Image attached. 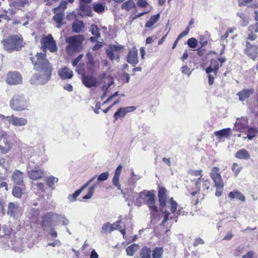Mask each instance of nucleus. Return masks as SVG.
Here are the masks:
<instances>
[{
	"label": "nucleus",
	"instance_id": "f257e3e1",
	"mask_svg": "<svg viewBox=\"0 0 258 258\" xmlns=\"http://www.w3.org/2000/svg\"><path fill=\"white\" fill-rule=\"evenodd\" d=\"M46 56L45 53L40 52L31 57L34 69L39 73L34 74L30 79L31 84H44L50 79L53 67Z\"/></svg>",
	"mask_w": 258,
	"mask_h": 258
},
{
	"label": "nucleus",
	"instance_id": "2eb2a0df",
	"mask_svg": "<svg viewBox=\"0 0 258 258\" xmlns=\"http://www.w3.org/2000/svg\"><path fill=\"white\" fill-rule=\"evenodd\" d=\"M2 136L3 141L1 142L0 145V150L1 151L6 153H7L11 149V146L10 143L8 141L7 139V135L5 133H2Z\"/></svg>",
	"mask_w": 258,
	"mask_h": 258
},
{
	"label": "nucleus",
	"instance_id": "e433bc0d",
	"mask_svg": "<svg viewBox=\"0 0 258 258\" xmlns=\"http://www.w3.org/2000/svg\"><path fill=\"white\" fill-rule=\"evenodd\" d=\"M96 186H97V183H94L89 188V190H88L87 194L83 197V199L88 200V199H91L94 193L95 189Z\"/></svg>",
	"mask_w": 258,
	"mask_h": 258
},
{
	"label": "nucleus",
	"instance_id": "ea45409f",
	"mask_svg": "<svg viewBox=\"0 0 258 258\" xmlns=\"http://www.w3.org/2000/svg\"><path fill=\"white\" fill-rule=\"evenodd\" d=\"M163 250L161 247H156L153 251V258H161L163 254Z\"/></svg>",
	"mask_w": 258,
	"mask_h": 258
},
{
	"label": "nucleus",
	"instance_id": "a878e982",
	"mask_svg": "<svg viewBox=\"0 0 258 258\" xmlns=\"http://www.w3.org/2000/svg\"><path fill=\"white\" fill-rule=\"evenodd\" d=\"M235 156L237 158L245 160L249 159L250 157L248 152L245 149L239 150L235 153Z\"/></svg>",
	"mask_w": 258,
	"mask_h": 258
},
{
	"label": "nucleus",
	"instance_id": "4be33fe9",
	"mask_svg": "<svg viewBox=\"0 0 258 258\" xmlns=\"http://www.w3.org/2000/svg\"><path fill=\"white\" fill-rule=\"evenodd\" d=\"M231 134L230 128H226L219 131L215 132L214 135L218 139H221L223 138H227Z\"/></svg>",
	"mask_w": 258,
	"mask_h": 258
},
{
	"label": "nucleus",
	"instance_id": "69168bd1",
	"mask_svg": "<svg viewBox=\"0 0 258 258\" xmlns=\"http://www.w3.org/2000/svg\"><path fill=\"white\" fill-rule=\"evenodd\" d=\"M96 175H95L89 179L85 184L82 186V187L85 189L96 178Z\"/></svg>",
	"mask_w": 258,
	"mask_h": 258
},
{
	"label": "nucleus",
	"instance_id": "a19ab883",
	"mask_svg": "<svg viewBox=\"0 0 258 258\" xmlns=\"http://www.w3.org/2000/svg\"><path fill=\"white\" fill-rule=\"evenodd\" d=\"M58 178H55L53 176H50L47 178L46 180V184L49 186L50 188H53V185L54 183L57 182L58 181Z\"/></svg>",
	"mask_w": 258,
	"mask_h": 258
},
{
	"label": "nucleus",
	"instance_id": "c9c22d12",
	"mask_svg": "<svg viewBox=\"0 0 258 258\" xmlns=\"http://www.w3.org/2000/svg\"><path fill=\"white\" fill-rule=\"evenodd\" d=\"M237 16L239 17L242 21L244 25H246L249 23V18L246 15L244 12L239 11L237 13Z\"/></svg>",
	"mask_w": 258,
	"mask_h": 258
},
{
	"label": "nucleus",
	"instance_id": "423d86ee",
	"mask_svg": "<svg viewBox=\"0 0 258 258\" xmlns=\"http://www.w3.org/2000/svg\"><path fill=\"white\" fill-rule=\"evenodd\" d=\"M41 43L43 51L45 52L46 49L49 50L51 52H56L57 50L55 41L51 34L44 36L41 39Z\"/></svg>",
	"mask_w": 258,
	"mask_h": 258
},
{
	"label": "nucleus",
	"instance_id": "e2e57ef3",
	"mask_svg": "<svg viewBox=\"0 0 258 258\" xmlns=\"http://www.w3.org/2000/svg\"><path fill=\"white\" fill-rule=\"evenodd\" d=\"M83 56V54L79 55L73 61V66H76L78 63L79 61L82 58Z\"/></svg>",
	"mask_w": 258,
	"mask_h": 258
},
{
	"label": "nucleus",
	"instance_id": "1a4fd4ad",
	"mask_svg": "<svg viewBox=\"0 0 258 258\" xmlns=\"http://www.w3.org/2000/svg\"><path fill=\"white\" fill-rule=\"evenodd\" d=\"M22 82L21 75L18 72H12L8 73L6 82L10 85H17L21 84Z\"/></svg>",
	"mask_w": 258,
	"mask_h": 258
},
{
	"label": "nucleus",
	"instance_id": "bb28decb",
	"mask_svg": "<svg viewBox=\"0 0 258 258\" xmlns=\"http://www.w3.org/2000/svg\"><path fill=\"white\" fill-rule=\"evenodd\" d=\"M53 12L55 14L53 17V20L58 24L57 27L59 28L62 24V21L64 16V13L58 11Z\"/></svg>",
	"mask_w": 258,
	"mask_h": 258
},
{
	"label": "nucleus",
	"instance_id": "338daca9",
	"mask_svg": "<svg viewBox=\"0 0 258 258\" xmlns=\"http://www.w3.org/2000/svg\"><path fill=\"white\" fill-rule=\"evenodd\" d=\"M204 241L200 238H197L195 240L194 245L195 246H198L200 244H204Z\"/></svg>",
	"mask_w": 258,
	"mask_h": 258
},
{
	"label": "nucleus",
	"instance_id": "603ef678",
	"mask_svg": "<svg viewBox=\"0 0 258 258\" xmlns=\"http://www.w3.org/2000/svg\"><path fill=\"white\" fill-rule=\"evenodd\" d=\"M119 176L114 175L112 179L113 184L118 189H121V185L119 183Z\"/></svg>",
	"mask_w": 258,
	"mask_h": 258
},
{
	"label": "nucleus",
	"instance_id": "6ab92c4d",
	"mask_svg": "<svg viewBox=\"0 0 258 258\" xmlns=\"http://www.w3.org/2000/svg\"><path fill=\"white\" fill-rule=\"evenodd\" d=\"M12 180L17 184H22L23 183V173L19 170H16L12 174Z\"/></svg>",
	"mask_w": 258,
	"mask_h": 258
},
{
	"label": "nucleus",
	"instance_id": "a211bd4d",
	"mask_svg": "<svg viewBox=\"0 0 258 258\" xmlns=\"http://www.w3.org/2000/svg\"><path fill=\"white\" fill-rule=\"evenodd\" d=\"M58 214L48 213L46 214L43 219V226L45 224L50 223L51 222H55L58 221Z\"/></svg>",
	"mask_w": 258,
	"mask_h": 258
},
{
	"label": "nucleus",
	"instance_id": "0eeeda50",
	"mask_svg": "<svg viewBox=\"0 0 258 258\" xmlns=\"http://www.w3.org/2000/svg\"><path fill=\"white\" fill-rule=\"evenodd\" d=\"M220 169L217 167H213L210 172V176L213 180L215 186L218 189L222 188L224 186V182L219 172Z\"/></svg>",
	"mask_w": 258,
	"mask_h": 258
},
{
	"label": "nucleus",
	"instance_id": "9b49d317",
	"mask_svg": "<svg viewBox=\"0 0 258 258\" xmlns=\"http://www.w3.org/2000/svg\"><path fill=\"white\" fill-rule=\"evenodd\" d=\"M7 121L9 123L14 126H24L27 123V120L23 117H18L14 115L7 117Z\"/></svg>",
	"mask_w": 258,
	"mask_h": 258
},
{
	"label": "nucleus",
	"instance_id": "79ce46f5",
	"mask_svg": "<svg viewBox=\"0 0 258 258\" xmlns=\"http://www.w3.org/2000/svg\"><path fill=\"white\" fill-rule=\"evenodd\" d=\"M151 250L148 247H144L141 252V258H151Z\"/></svg>",
	"mask_w": 258,
	"mask_h": 258
},
{
	"label": "nucleus",
	"instance_id": "f03ea898",
	"mask_svg": "<svg viewBox=\"0 0 258 258\" xmlns=\"http://www.w3.org/2000/svg\"><path fill=\"white\" fill-rule=\"evenodd\" d=\"M4 49L11 52L14 51H19L24 46V42L21 35H10L7 39L2 41Z\"/></svg>",
	"mask_w": 258,
	"mask_h": 258
},
{
	"label": "nucleus",
	"instance_id": "f8f14e48",
	"mask_svg": "<svg viewBox=\"0 0 258 258\" xmlns=\"http://www.w3.org/2000/svg\"><path fill=\"white\" fill-rule=\"evenodd\" d=\"M127 61L128 63L135 66L138 63V50L136 48H133L130 50L127 56Z\"/></svg>",
	"mask_w": 258,
	"mask_h": 258
},
{
	"label": "nucleus",
	"instance_id": "680f3d73",
	"mask_svg": "<svg viewBox=\"0 0 258 258\" xmlns=\"http://www.w3.org/2000/svg\"><path fill=\"white\" fill-rule=\"evenodd\" d=\"M239 6H247L252 0H238Z\"/></svg>",
	"mask_w": 258,
	"mask_h": 258
},
{
	"label": "nucleus",
	"instance_id": "4c0bfd02",
	"mask_svg": "<svg viewBox=\"0 0 258 258\" xmlns=\"http://www.w3.org/2000/svg\"><path fill=\"white\" fill-rule=\"evenodd\" d=\"M84 189H83V188L82 187L81 188H80V189H78L77 190H76L74 194H72V195H70L69 196H68V200L70 201V202H74L77 199V198L80 195V194L84 190Z\"/></svg>",
	"mask_w": 258,
	"mask_h": 258
},
{
	"label": "nucleus",
	"instance_id": "ddd939ff",
	"mask_svg": "<svg viewBox=\"0 0 258 258\" xmlns=\"http://www.w3.org/2000/svg\"><path fill=\"white\" fill-rule=\"evenodd\" d=\"M58 74L60 78L63 80L71 79L73 76V71L66 67L60 69L58 71Z\"/></svg>",
	"mask_w": 258,
	"mask_h": 258
},
{
	"label": "nucleus",
	"instance_id": "13d9d810",
	"mask_svg": "<svg viewBox=\"0 0 258 258\" xmlns=\"http://www.w3.org/2000/svg\"><path fill=\"white\" fill-rule=\"evenodd\" d=\"M189 29H190V27L189 26L187 27L186 28V29L185 30H184V31L182 32L177 37V38L179 39H180L182 37L185 36V35H187L188 32H189Z\"/></svg>",
	"mask_w": 258,
	"mask_h": 258
},
{
	"label": "nucleus",
	"instance_id": "c756f323",
	"mask_svg": "<svg viewBox=\"0 0 258 258\" xmlns=\"http://www.w3.org/2000/svg\"><path fill=\"white\" fill-rule=\"evenodd\" d=\"M80 9L85 15L90 16L92 13L91 7L87 4L80 3Z\"/></svg>",
	"mask_w": 258,
	"mask_h": 258
},
{
	"label": "nucleus",
	"instance_id": "39448f33",
	"mask_svg": "<svg viewBox=\"0 0 258 258\" xmlns=\"http://www.w3.org/2000/svg\"><path fill=\"white\" fill-rule=\"evenodd\" d=\"M140 198L145 200L151 212L156 213L157 211V207L154 205V195L151 191H143L140 193ZM151 216H153V213L151 212Z\"/></svg>",
	"mask_w": 258,
	"mask_h": 258
},
{
	"label": "nucleus",
	"instance_id": "f704fd0d",
	"mask_svg": "<svg viewBox=\"0 0 258 258\" xmlns=\"http://www.w3.org/2000/svg\"><path fill=\"white\" fill-rule=\"evenodd\" d=\"M113 225H112L109 222L104 224L102 226L101 232L105 234L110 233L113 231Z\"/></svg>",
	"mask_w": 258,
	"mask_h": 258
},
{
	"label": "nucleus",
	"instance_id": "7ed1b4c3",
	"mask_svg": "<svg viewBox=\"0 0 258 258\" xmlns=\"http://www.w3.org/2000/svg\"><path fill=\"white\" fill-rule=\"evenodd\" d=\"M84 37L82 35H77L68 37L66 42L69 44L66 47V51L69 55L73 54L76 51H78L81 48Z\"/></svg>",
	"mask_w": 258,
	"mask_h": 258
},
{
	"label": "nucleus",
	"instance_id": "4468645a",
	"mask_svg": "<svg viewBox=\"0 0 258 258\" xmlns=\"http://www.w3.org/2000/svg\"><path fill=\"white\" fill-rule=\"evenodd\" d=\"M245 53L251 58L254 59L257 54V48L255 46L251 45L249 42L246 43Z\"/></svg>",
	"mask_w": 258,
	"mask_h": 258
},
{
	"label": "nucleus",
	"instance_id": "6e6d98bb",
	"mask_svg": "<svg viewBox=\"0 0 258 258\" xmlns=\"http://www.w3.org/2000/svg\"><path fill=\"white\" fill-rule=\"evenodd\" d=\"M199 43L202 46H205L207 44V39L204 35L199 36Z\"/></svg>",
	"mask_w": 258,
	"mask_h": 258
},
{
	"label": "nucleus",
	"instance_id": "f3484780",
	"mask_svg": "<svg viewBox=\"0 0 258 258\" xmlns=\"http://www.w3.org/2000/svg\"><path fill=\"white\" fill-rule=\"evenodd\" d=\"M219 66L218 62L217 60L213 59L210 61L209 67L206 69V72L207 74H210L211 72H213L215 76H217L218 71L219 70Z\"/></svg>",
	"mask_w": 258,
	"mask_h": 258
},
{
	"label": "nucleus",
	"instance_id": "6e6552de",
	"mask_svg": "<svg viewBox=\"0 0 258 258\" xmlns=\"http://www.w3.org/2000/svg\"><path fill=\"white\" fill-rule=\"evenodd\" d=\"M123 48L121 45H110L106 49V52L107 56L111 60H119V51Z\"/></svg>",
	"mask_w": 258,
	"mask_h": 258
},
{
	"label": "nucleus",
	"instance_id": "412c9836",
	"mask_svg": "<svg viewBox=\"0 0 258 258\" xmlns=\"http://www.w3.org/2000/svg\"><path fill=\"white\" fill-rule=\"evenodd\" d=\"M166 189L165 188H160L158 190V198L160 205L162 207H164L166 205L167 195H166Z\"/></svg>",
	"mask_w": 258,
	"mask_h": 258
},
{
	"label": "nucleus",
	"instance_id": "c03bdc74",
	"mask_svg": "<svg viewBox=\"0 0 258 258\" xmlns=\"http://www.w3.org/2000/svg\"><path fill=\"white\" fill-rule=\"evenodd\" d=\"M125 113H124L123 108H120L113 115V117L114 118V121H116L117 119L120 117H124L125 115Z\"/></svg>",
	"mask_w": 258,
	"mask_h": 258
},
{
	"label": "nucleus",
	"instance_id": "473e14b6",
	"mask_svg": "<svg viewBox=\"0 0 258 258\" xmlns=\"http://www.w3.org/2000/svg\"><path fill=\"white\" fill-rule=\"evenodd\" d=\"M93 8L95 12L99 14H101L105 11V5L100 3H94Z\"/></svg>",
	"mask_w": 258,
	"mask_h": 258
},
{
	"label": "nucleus",
	"instance_id": "5701e85b",
	"mask_svg": "<svg viewBox=\"0 0 258 258\" xmlns=\"http://www.w3.org/2000/svg\"><path fill=\"white\" fill-rule=\"evenodd\" d=\"M248 31L249 32L247 39L251 41L254 40L257 38V35L254 32H258V22H256L254 25L250 26Z\"/></svg>",
	"mask_w": 258,
	"mask_h": 258
},
{
	"label": "nucleus",
	"instance_id": "de8ad7c7",
	"mask_svg": "<svg viewBox=\"0 0 258 258\" xmlns=\"http://www.w3.org/2000/svg\"><path fill=\"white\" fill-rule=\"evenodd\" d=\"M109 177V173L105 172L100 174L97 177V181L101 182L105 181L108 179Z\"/></svg>",
	"mask_w": 258,
	"mask_h": 258
},
{
	"label": "nucleus",
	"instance_id": "3c124183",
	"mask_svg": "<svg viewBox=\"0 0 258 258\" xmlns=\"http://www.w3.org/2000/svg\"><path fill=\"white\" fill-rule=\"evenodd\" d=\"M198 41L195 38H189L187 40V44L188 46L190 48H195L197 45Z\"/></svg>",
	"mask_w": 258,
	"mask_h": 258
},
{
	"label": "nucleus",
	"instance_id": "dca6fc26",
	"mask_svg": "<svg viewBox=\"0 0 258 258\" xmlns=\"http://www.w3.org/2000/svg\"><path fill=\"white\" fill-rule=\"evenodd\" d=\"M44 174V172L40 169H32L28 172V177L32 180H36L41 178Z\"/></svg>",
	"mask_w": 258,
	"mask_h": 258
},
{
	"label": "nucleus",
	"instance_id": "2f4dec72",
	"mask_svg": "<svg viewBox=\"0 0 258 258\" xmlns=\"http://www.w3.org/2000/svg\"><path fill=\"white\" fill-rule=\"evenodd\" d=\"M139 248V245L134 243L128 246L126 249L127 254L130 256L134 255L135 252Z\"/></svg>",
	"mask_w": 258,
	"mask_h": 258
},
{
	"label": "nucleus",
	"instance_id": "774afa93",
	"mask_svg": "<svg viewBox=\"0 0 258 258\" xmlns=\"http://www.w3.org/2000/svg\"><path fill=\"white\" fill-rule=\"evenodd\" d=\"M254 252L252 251H248L245 255L242 256V258H252Z\"/></svg>",
	"mask_w": 258,
	"mask_h": 258
},
{
	"label": "nucleus",
	"instance_id": "9d476101",
	"mask_svg": "<svg viewBox=\"0 0 258 258\" xmlns=\"http://www.w3.org/2000/svg\"><path fill=\"white\" fill-rule=\"evenodd\" d=\"M81 80L83 84L87 88L96 87L97 84V80L93 76L82 75Z\"/></svg>",
	"mask_w": 258,
	"mask_h": 258
},
{
	"label": "nucleus",
	"instance_id": "49530a36",
	"mask_svg": "<svg viewBox=\"0 0 258 258\" xmlns=\"http://www.w3.org/2000/svg\"><path fill=\"white\" fill-rule=\"evenodd\" d=\"M120 222H121V220H119L118 221H117L116 222L112 224V225H113V230H119L120 233L123 235V236H124L125 234V232L124 229H121V227L119 225Z\"/></svg>",
	"mask_w": 258,
	"mask_h": 258
},
{
	"label": "nucleus",
	"instance_id": "58836bf2",
	"mask_svg": "<svg viewBox=\"0 0 258 258\" xmlns=\"http://www.w3.org/2000/svg\"><path fill=\"white\" fill-rule=\"evenodd\" d=\"M89 31L92 35H94L97 38L100 37V34L99 32V28L96 25L92 24L91 26Z\"/></svg>",
	"mask_w": 258,
	"mask_h": 258
},
{
	"label": "nucleus",
	"instance_id": "72a5a7b5",
	"mask_svg": "<svg viewBox=\"0 0 258 258\" xmlns=\"http://www.w3.org/2000/svg\"><path fill=\"white\" fill-rule=\"evenodd\" d=\"M135 5L133 0H127L124 2L121 5V9L126 11H130L133 8Z\"/></svg>",
	"mask_w": 258,
	"mask_h": 258
},
{
	"label": "nucleus",
	"instance_id": "cd10ccee",
	"mask_svg": "<svg viewBox=\"0 0 258 258\" xmlns=\"http://www.w3.org/2000/svg\"><path fill=\"white\" fill-rule=\"evenodd\" d=\"M84 23L82 21H77L72 25L73 31L76 33H80L84 27Z\"/></svg>",
	"mask_w": 258,
	"mask_h": 258
},
{
	"label": "nucleus",
	"instance_id": "864d4df0",
	"mask_svg": "<svg viewBox=\"0 0 258 258\" xmlns=\"http://www.w3.org/2000/svg\"><path fill=\"white\" fill-rule=\"evenodd\" d=\"M177 204L176 202L173 201L172 198L170 199V211L172 213H174L177 209Z\"/></svg>",
	"mask_w": 258,
	"mask_h": 258
},
{
	"label": "nucleus",
	"instance_id": "37998d69",
	"mask_svg": "<svg viewBox=\"0 0 258 258\" xmlns=\"http://www.w3.org/2000/svg\"><path fill=\"white\" fill-rule=\"evenodd\" d=\"M67 2L66 1H62L58 7L53 9V11H58L64 13L65 9L67 8Z\"/></svg>",
	"mask_w": 258,
	"mask_h": 258
},
{
	"label": "nucleus",
	"instance_id": "393cba45",
	"mask_svg": "<svg viewBox=\"0 0 258 258\" xmlns=\"http://www.w3.org/2000/svg\"><path fill=\"white\" fill-rule=\"evenodd\" d=\"M18 206L14 203L11 202L8 205L7 214L11 217H15L18 210Z\"/></svg>",
	"mask_w": 258,
	"mask_h": 258
},
{
	"label": "nucleus",
	"instance_id": "5fc2aeb1",
	"mask_svg": "<svg viewBox=\"0 0 258 258\" xmlns=\"http://www.w3.org/2000/svg\"><path fill=\"white\" fill-rule=\"evenodd\" d=\"M86 57L87 58L88 63L90 65V66H94V61L93 60L92 54L91 52H88L86 54Z\"/></svg>",
	"mask_w": 258,
	"mask_h": 258
},
{
	"label": "nucleus",
	"instance_id": "20e7f679",
	"mask_svg": "<svg viewBox=\"0 0 258 258\" xmlns=\"http://www.w3.org/2000/svg\"><path fill=\"white\" fill-rule=\"evenodd\" d=\"M29 105L28 99L23 94H15L10 101V106L15 111H22Z\"/></svg>",
	"mask_w": 258,
	"mask_h": 258
},
{
	"label": "nucleus",
	"instance_id": "b1692460",
	"mask_svg": "<svg viewBox=\"0 0 258 258\" xmlns=\"http://www.w3.org/2000/svg\"><path fill=\"white\" fill-rule=\"evenodd\" d=\"M254 92L253 89H244L243 90L238 92L237 95L239 96V99L240 101H244L251 94Z\"/></svg>",
	"mask_w": 258,
	"mask_h": 258
},
{
	"label": "nucleus",
	"instance_id": "4d7b16f0",
	"mask_svg": "<svg viewBox=\"0 0 258 258\" xmlns=\"http://www.w3.org/2000/svg\"><path fill=\"white\" fill-rule=\"evenodd\" d=\"M170 213L168 211H165L164 215V220L162 223L163 226H165V223L169 219L172 218V217H169Z\"/></svg>",
	"mask_w": 258,
	"mask_h": 258
},
{
	"label": "nucleus",
	"instance_id": "052dcab7",
	"mask_svg": "<svg viewBox=\"0 0 258 258\" xmlns=\"http://www.w3.org/2000/svg\"><path fill=\"white\" fill-rule=\"evenodd\" d=\"M148 4V3L145 0H138L137 2V5L140 7H145Z\"/></svg>",
	"mask_w": 258,
	"mask_h": 258
},
{
	"label": "nucleus",
	"instance_id": "a18cd8bd",
	"mask_svg": "<svg viewBox=\"0 0 258 258\" xmlns=\"http://www.w3.org/2000/svg\"><path fill=\"white\" fill-rule=\"evenodd\" d=\"M13 195L17 198H20L22 195L21 188L15 186L13 188L12 191Z\"/></svg>",
	"mask_w": 258,
	"mask_h": 258
},
{
	"label": "nucleus",
	"instance_id": "8fccbe9b",
	"mask_svg": "<svg viewBox=\"0 0 258 258\" xmlns=\"http://www.w3.org/2000/svg\"><path fill=\"white\" fill-rule=\"evenodd\" d=\"M58 221H61L63 225H67L69 223V220L63 215H58Z\"/></svg>",
	"mask_w": 258,
	"mask_h": 258
},
{
	"label": "nucleus",
	"instance_id": "09e8293b",
	"mask_svg": "<svg viewBox=\"0 0 258 258\" xmlns=\"http://www.w3.org/2000/svg\"><path fill=\"white\" fill-rule=\"evenodd\" d=\"M242 168L241 167L238 166V165L234 163L233 164L232 167V170L234 173V175L235 177H236L239 173L240 172Z\"/></svg>",
	"mask_w": 258,
	"mask_h": 258
},
{
	"label": "nucleus",
	"instance_id": "c85d7f7f",
	"mask_svg": "<svg viewBox=\"0 0 258 258\" xmlns=\"http://www.w3.org/2000/svg\"><path fill=\"white\" fill-rule=\"evenodd\" d=\"M229 197L231 199L236 198L242 202H244L245 201L244 196L238 191L230 192L229 194Z\"/></svg>",
	"mask_w": 258,
	"mask_h": 258
},
{
	"label": "nucleus",
	"instance_id": "7c9ffc66",
	"mask_svg": "<svg viewBox=\"0 0 258 258\" xmlns=\"http://www.w3.org/2000/svg\"><path fill=\"white\" fill-rule=\"evenodd\" d=\"M160 15L159 14L152 16L146 24L145 27L150 28L153 26L159 20Z\"/></svg>",
	"mask_w": 258,
	"mask_h": 258
},
{
	"label": "nucleus",
	"instance_id": "aec40b11",
	"mask_svg": "<svg viewBox=\"0 0 258 258\" xmlns=\"http://www.w3.org/2000/svg\"><path fill=\"white\" fill-rule=\"evenodd\" d=\"M195 185L198 191L200 190L201 187L204 189H208L210 188V181L208 180H204V179L201 177L196 181Z\"/></svg>",
	"mask_w": 258,
	"mask_h": 258
},
{
	"label": "nucleus",
	"instance_id": "bf43d9fd",
	"mask_svg": "<svg viewBox=\"0 0 258 258\" xmlns=\"http://www.w3.org/2000/svg\"><path fill=\"white\" fill-rule=\"evenodd\" d=\"M136 109V107L135 106H127L125 107L124 108H123V110L125 114H126L128 112H132L135 110Z\"/></svg>",
	"mask_w": 258,
	"mask_h": 258
},
{
	"label": "nucleus",
	"instance_id": "0e129e2a",
	"mask_svg": "<svg viewBox=\"0 0 258 258\" xmlns=\"http://www.w3.org/2000/svg\"><path fill=\"white\" fill-rule=\"evenodd\" d=\"M121 170H122V166L120 165H118L115 171V173H114V175H116V176H120Z\"/></svg>",
	"mask_w": 258,
	"mask_h": 258
}]
</instances>
